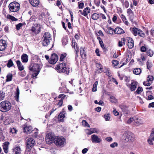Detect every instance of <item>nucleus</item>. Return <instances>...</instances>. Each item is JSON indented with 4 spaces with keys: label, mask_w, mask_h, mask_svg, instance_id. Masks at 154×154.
Segmentation results:
<instances>
[{
    "label": "nucleus",
    "mask_w": 154,
    "mask_h": 154,
    "mask_svg": "<svg viewBox=\"0 0 154 154\" xmlns=\"http://www.w3.org/2000/svg\"><path fill=\"white\" fill-rule=\"evenodd\" d=\"M123 138L126 142H133L134 141V136L131 132L125 131L123 134Z\"/></svg>",
    "instance_id": "obj_1"
},
{
    "label": "nucleus",
    "mask_w": 154,
    "mask_h": 154,
    "mask_svg": "<svg viewBox=\"0 0 154 154\" xmlns=\"http://www.w3.org/2000/svg\"><path fill=\"white\" fill-rule=\"evenodd\" d=\"M11 105L8 101L5 100L0 103V111L5 112L8 111L11 109Z\"/></svg>",
    "instance_id": "obj_2"
},
{
    "label": "nucleus",
    "mask_w": 154,
    "mask_h": 154,
    "mask_svg": "<svg viewBox=\"0 0 154 154\" xmlns=\"http://www.w3.org/2000/svg\"><path fill=\"white\" fill-rule=\"evenodd\" d=\"M52 40L51 35L48 32H45L43 35V40L42 42L43 46H47Z\"/></svg>",
    "instance_id": "obj_3"
},
{
    "label": "nucleus",
    "mask_w": 154,
    "mask_h": 154,
    "mask_svg": "<svg viewBox=\"0 0 154 154\" xmlns=\"http://www.w3.org/2000/svg\"><path fill=\"white\" fill-rule=\"evenodd\" d=\"M35 143L34 140L32 138H29L26 140V153L27 152H30L32 147L35 145Z\"/></svg>",
    "instance_id": "obj_4"
},
{
    "label": "nucleus",
    "mask_w": 154,
    "mask_h": 154,
    "mask_svg": "<svg viewBox=\"0 0 154 154\" xmlns=\"http://www.w3.org/2000/svg\"><path fill=\"white\" fill-rule=\"evenodd\" d=\"M20 5L17 2H12L10 4L9 8L10 10L12 12H15L18 11L20 8Z\"/></svg>",
    "instance_id": "obj_5"
},
{
    "label": "nucleus",
    "mask_w": 154,
    "mask_h": 154,
    "mask_svg": "<svg viewBox=\"0 0 154 154\" xmlns=\"http://www.w3.org/2000/svg\"><path fill=\"white\" fill-rule=\"evenodd\" d=\"M40 69V66L38 64L36 63L33 64L32 67L30 69V70L34 72L32 75V76L33 77H36L39 73Z\"/></svg>",
    "instance_id": "obj_6"
},
{
    "label": "nucleus",
    "mask_w": 154,
    "mask_h": 154,
    "mask_svg": "<svg viewBox=\"0 0 154 154\" xmlns=\"http://www.w3.org/2000/svg\"><path fill=\"white\" fill-rule=\"evenodd\" d=\"M55 136L53 133L50 132L47 134L46 137V141L47 143L51 144L54 142Z\"/></svg>",
    "instance_id": "obj_7"
},
{
    "label": "nucleus",
    "mask_w": 154,
    "mask_h": 154,
    "mask_svg": "<svg viewBox=\"0 0 154 154\" xmlns=\"http://www.w3.org/2000/svg\"><path fill=\"white\" fill-rule=\"evenodd\" d=\"M41 26L38 24H34L32 27L31 31L33 35H36L40 32Z\"/></svg>",
    "instance_id": "obj_8"
},
{
    "label": "nucleus",
    "mask_w": 154,
    "mask_h": 154,
    "mask_svg": "<svg viewBox=\"0 0 154 154\" xmlns=\"http://www.w3.org/2000/svg\"><path fill=\"white\" fill-rule=\"evenodd\" d=\"M55 69L59 72L66 73V68L65 63H63L57 65L55 67Z\"/></svg>",
    "instance_id": "obj_9"
},
{
    "label": "nucleus",
    "mask_w": 154,
    "mask_h": 154,
    "mask_svg": "<svg viewBox=\"0 0 154 154\" xmlns=\"http://www.w3.org/2000/svg\"><path fill=\"white\" fill-rule=\"evenodd\" d=\"M54 142L57 146H63L65 143V139L62 137H58Z\"/></svg>",
    "instance_id": "obj_10"
},
{
    "label": "nucleus",
    "mask_w": 154,
    "mask_h": 154,
    "mask_svg": "<svg viewBox=\"0 0 154 154\" xmlns=\"http://www.w3.org/2000/svg\"><path fill=\"white\" fill-rule=\"evenodd\" d=\"M132 32L134 35L135 36L138 35L139 36L144 37L145 36V34L140 29L137 28L135 27H134L132 29Z\"/></svg>",
    "instance_id": "obj_11"
},
{
    "label": "nucleus",
    "mask_w": 154,
    "mask_h": 154,
    "mask_svg": "<svg viewBox=\"0 0 154 154\" xmlns=\"http://www.w3.org/2000/svg\"><path fill=\"white\" fill-rule=\"evenodd\" d=\"M91 140L93 143H99L102 141L100 137H98L96 134H93L91 136Z\"/></svg>",
    "instance_id": "obj_12"
},
{
    "label": "nucleus",
    "mask_w": 154,
    "mask_h": 154,
    "mask_svg": "<svg viewBox=\"0 0 154 154\" xmlns=\"http://www.w3.org/2000/svg\"><path fill=\"white\" fill-rule=\"evenodd\" d=\"M58 57L57 55L55 54H51V57L48 61L49 63L52 64H55L58 60Z\"/></svg>",
    "instance_id": "obj_13"
},
{
    "label": "nucleus",
    "mask_w": 154,
    "mask_h": 154,
    "mask_svg": "<svg viewBox=\"0 0 154 154\" xmlns=\"http://www.w3.org/2000/svg\"><path fill=\"white\" fill-rule=\"evenodd\" d=\"M87 134L90 135L93 133L98 134L99 132V130L96 128L88 129L86 130Z\"/></svg>",
    "instance_id": "obj_14"
},
{
    "label": "nucleus",
    "mask_w": 154,
    "mask_h": 154,
    "mask_svg": "<svg viewBox=\"0 0 154 154\" xmlns=\"http://www.w3.org/2000/svg\"><path fill=\"white\" fill-rule=\"evenodd\" d=\"M7 45L5 41L0 40V51H4L6 48Z\"/></svg>",
    "instance_id": "obj_15"
},
{
    "label": "nucleus",
    "mask_w": 154,
    "mask_h": 154,
    "mask_svg": "<svg viewBox=\"0 0 154 154\" xmlns=\"http://www.w3.org/2000/svg\"><path fill=\"white\" fill-rule=\"evenodd\" d=\"M122 111L125 114H127L129 113L128 109V107L124 105H121L119 106Z\"/></svg>",
    "instance_id": "obj_16"
},
{
    "label": "nucleus",
    "mask_w": 154,
    "mask_h": 154,
    "mask_svg": "<svg viewBox=\"0 0 154 154\" xmlns=\"http://www.w3.org/2000/svg\"><path fill=\"white\" fill-rule=\"evenodd\" d=\"M13 154H21V150L20 147L15 146L13 149Z\"/></svg>",
    "instance_id": "obj_17"
},
{
    "label": "nucleus",
    "mask_w": 154,
    "mask_h": 154,
    "mask_svg": "<svg viewBox=\"0 0 154 154\" xmlns=\"http://www.w3.org/2000/svg\"><path fill=\"white\" fill-rule=\"evenodd\" d=\"M23 131L27 134H30L32 131V128L30 126H26L23 128Z\"/></svg>",
    "instance_id": "obj_18"
},
{
    "label": "nucleus",
    "mask_w": 154,
    "mask_h": 154,
    "mask_svg": "<svg viewBox=\"0 0 154 154\" xmlns=\"http://www.w3.org/2000/svg\"><path fill=\"white\" fill-rule=\"evenodd\" d=\"M31 5L33 7H36L39 3V0H29Z\"/></svg>",
    "instance_id": "obj_19"
},
{
    "label": "nucleus",
    "mask_w": 154,
    "mask_h": 154,
    "mask_svg": "<svg viewBox=\"0 0 154 154\" xmlns=\"http://www.w3.org/2000/svg\"><path fill=\"white\" fill-rule=\"evenodd\" d=\"M137 82L135 81L132 82L130 87V89L131 91H134L136 89Z\"/></svg>",
    "instance_id": "obj_20"
},
{
    "label": "nucleus",
    "mask_w": 154,
    "mask_h": 154,
    "mask_svg": "<svg viewBox=\"0 0 154 154\" xmlns=\"http://www.w3.org/2000/svg\"><path fill=\"white\" fill-rule=\"evenodd\" d=\"M114 32L118 34H122L125 32L121 28L117 27L114 29Z\"/></svg>",
    "instance_id": "obj_21"
},
{
    "label": "nucleus",
    "mask_w": 154,
    "mask_h": 154,
    "mask_svg": "<svg viewBox=\"0 0 154 154\" xmlns=\"http://www.w3.org/2000/svg\"><path fill=\"white\" fill-rule=\"evenodd\" d=\"M9 144V142L6 141L4 143V144L3 145V149L4 150V151L6 153H7L8 152V146Z\"/></svg>",
    "instance_id": "obj_22"
},
{
    "label": "nucleus",
    "mask_w": 154,
    "mask_h": 154,
    "mask_svg": "<svg viewBox=\"0 0 154 154\" xmlns=\"http://www.w3.org/2000/svg\"><path fill=\"white\" fill-rule=\"evenodd\" d=\"M17 65V67L20 71L23 70L24 69L23 66L22 64L20 61L19 60H17L16 61Z\"/></svg>",
    "instance_id": "obj_23"
},
{
    "label": "nucleus",
    "mask_w": 154,
    "mask_h": 154,
    "mask_svg": "<svg viewBox=\"0 0 154 154\" xmlns=\"http://www.w3.org/2000/svg\"><path fill=\"white\" fill-rule=\"evenodd\" d=\"M128 45L129 48H132L134 46V41L132 39H129L128 40Z\"/></svg>",
    "instance_id": "obj_24"
},
{
    "label": "nucleus",
    "mask_w": 154,
    "mask_h": 154,
    "mask_svg": "<svg viewBox=\"0 0 154 154\" xmlns=\"http://www.w3.org/2000/svg\"><path fill=\"white\" fill-rule=\"evenodd\" d=\"M21 60L23 63H26L28 61V56L26 54H23L21 56Z\"/></svg>",
    "instance_id": "obj_25"
},
{
    "label": "nucleus",
    "mask_w": 154,
    "mask_h": 154,
    "mask_svg": "<svg viewBox=\"0 0 154 154\" xmlns=\"http://www.w3.org/2000/svg\"><path fill=\"white\" fill-rule=\"evenodd\" d=\"M90 12V9L88 7H86L83 10V13L82 15L85 16H86L88 15V13Z\"/></svg>",
    "instance_id": "obj_26"
},
{
    "label": "nucleus",
    "mask_w": 154,
    "mask_h": 154,
    "mask_svg": "<svg viewBox=\"0 0 154 154\" xmlns=\"http://www.w3.org/2000/svg\"><path fill=\"white\" fill-rule=\"evenodd\" d=\"M80 54L82 58H84L85 57L86 54L83 48H80Z\"/></svg>",
    "instance_id": "obj_27"
},
{
    "label": "nucleus",
    "mask_w": 154,
    "mask_h": 154,
    "mask_svg": "<svg viewBox=\"0 0 154 154\" xmlns=\"http://www.w3.org/2000/svg\"><path fill=\"white\" fill-rule=\"evenodd\" d=\"M125 38H122L121 39V40L119 41L118 42V46L120 47L122 46L123 45L125 44Z\"/></svg>",
    "instance_id": "obj_28"
},
{
    "label": "nucleus",
    "mask_w": 154,
    "mask_h": 154,
    "mask_svg": "<svg viewBox=\"0 0 154 154\" xmlns=\"http://www.w3.org/2000/svg\"><path fill=\"white\" fill-rule=\"evenodd\" d=\"M106 27L107 28L106 29L107 32L110 34H112L113 32H114V29L110 27H109L108 25L106 26Z\"/></svg>",
    "instance_id": "obj_29"
},
{
    "label": "nucleus",
    "mask_w": 154,
    "mask_h": 154,
    "mask_svg": "<svg viewBox=\"0 0 154 154\" xmlns=\"http://www.w3.org/2000/svg\"><path fill=\"white\" fill-rule=\"evenodd\" d=\"M141 72V70L140 68H135L133 70V73L136 75L140 74Z\"/></svg>",
    "instance_id": "obj_30"
},
{
    "label": "nucleus",
    "mask_w": 154,
    "mask_h": 154,
    "mask_svg": "<svg viewBox=\"0 0 154 154\" xmlns=\"http://www.w3.org/2000/svg\"><path fill=\"white\" fill-rule=\"evenodd\" d=\"M146 52L147 55L150 57H152L153 55L154 54L153 51L149 48H147Z\"/></svg>",
    "instance_id": "obj_31"
},
{
    "label": "nucleus",
    "mask_w": 154,
    "mask_h": 154,
    "mask_svg": "<svg viewBox=\"0 0 154 154\" xmlns=\"http://www.w3.org/2000/svg\"><path fill=\"white\" fill-rule=\"evenodd\" d=\"M99 17V15L97 13H94L91 15L92 19L94 20H97Z\"/></svg>",
    "instance_id": "obj_32"
},
{
    "label": "nucleus",
    "mask_w": 154,
    "mask_h": 154,
    "mask_svg": "<svg viewBox=\"0 0 154 154\" xmlns=\"http://www.w3.org/2000/svg\"><path fill=\"white\" fill-rule=\"evenodd\" d=\"M62 41L63 45L65 46L68 42L67 38L66 37H63L62 39Z\"/></svg>",
    "instance_id": "obj_33"
},
{
    "label": "nucleus",
    "mask_w": 154,
    "mask_h": 154,
    "mask_svg": "<svg viewBox=\"0 0 154 154\" xmlns=\"http://www.w3.org/2000/svg\"><path fill=\"white\" fill-rule=\"evenodd\" d=\"M98 82L97 81H96L94 84L92 90V91L93 92H95L97 91V87L98 85Z\"/></svg>",
    "instance_id": "obj_34"
},
{
    "label": "nucleus",
    "mask_w": 154,
    "mask_h": 154,
    "mask_svg": "<svg viewBox=\"0 0 154 154\" xmlns=\"http://www.w3.org/2000/svg\"><path fill=\"white\" fill-rule=\"evenodd\" d=\"M13 77L12 74L11 73L8 74L6 76V81L7 82H9L11 81L12 80V78Z\"/></svg>",
    "instance_id": "obj_35"
},
{
    "label": "nucleus",
    "mask_w": 154,
    "mask_h": 154,
    "mask_svg": "<svg viewBox=\"0 0 154 154\" xmlns=\"http://www.w3.org/2000/svg\"><path fill=\"white\" fill-rule=\"evenodd\" d=\"M72 47L74 48V49L75 50H76L75 48L76 47L77 49V50L76 51L77 52H78V48L77 46V43L75 41L72 40Z\"/></svg>",
    "instance_id": "obj_36"
},
{
    "label": "nucleus",
    "mask_w": 154,
    "mask_h": 154,
    "mask_svg": "<svg viewBox=\"0 0 154 154\" xmlns=\"http://www.w3.org/2000/svg\"><path fill=\"white\" fill-rule=\"evenodd\" d=\"M14 65V63L10 59L8 61V63L7 64V66L9 67L10 68L12 66Z\"/></svg>",
    "instance_id": "obj_37"
},
{
    "label": "nucleus",
    "mask_w": 154,
    "mask_h": 154,
    "mask_svg": "<svg viewBox=\"0 0 154 154\" xmlns=\"http://www.w3.org/2000/svg\"><path fill=\"white\" fill-rule=\"evenodd\" d=\"M65 117V113L64 112H60L58 115V118L60 119H63Z\"/></svg>",
    "instance_id": "obj_38"
},
{
    "label": "nucleus",
    "mask_w": 154,
    "mask_h": 154,
    "mask_svg": "<svg viewBox=\"0 0 154 154\" xmlns=\"http://www.w3.org/2000/svg\"><path fill=\"white\" fill-rule=\"evenodd\" d=\"M82 125L85 127L89 128L90 125L88 124L86 121L85 120H83L82 122Z\"/></svg>",
    "instance_id": "obj_39"
},
{
    "label": "nucleus",
    "mask_w": 154,
    "mask_h": 154,
    "mask_svg": "<svg viewBox=\"0 0 154 154\" xmlns=\"http://www.w3.org/2000/svg\"><path fill=\"white\" fill-rule=\"evenodd\" d=\"M5 93L2 91L0 92V101L4 99V98L5 97Z\"/></svg>",
    "instance_id": "obj_40"
},
{
    "label": "nucleus",
    "mask_w": 154,
    "mask_h": 154,
    "mask_svg": "<svg viewBox=\"0 0 154 154\" xmlns=\"http://www.w3.org/2000/svg\"><path fill=\"white\" fill-rule=\"evenodd\" d=\"M110 101L111 102L113 103H116L117 102L116 100L114 97L113 96H111L110 97Z\"/></svg>",
    "instance_id": "obj_41"
},
{
    "label": "nucleus",
    "mask_w": 154,
    "mask_h": 154,
    "mask_svg": "<svg viewBox=\"0 0 154 154\" xmlns=\"http://www.w3.org/2000/svg\"><path fill=\"white\" fill-rule=\"evenodd\" d=\"M104 118L106 121H108L110 119V115L109 114H105L104 116Z\"/></svg>",
    "instance_id": "obj_42"
},
{
    "label": "nucleus",
    "mask_w": 154,
    "mask_h": 154,
    "mask_svg": "<svg viewBox=\"0 0 154 154\" xmlns=\"http://www.w3.org/2000/svg\"><path fill=\"white\" fill-rule=\"evenodd\" d=\"M66 53H63L62 54L60 57V61H63V59L66 57Z\"/></svg>",
    "instance_id": "obj_43"
},
{
    "label": "nucleus",
    "mask_w": 154,
    "mask_h": 154,
    "mask_svg": "<svg viewBox=\"0 0 154 154\" xmlns=\"http://www.w3.org/2000/svg\"><path fill=\"white\" fill-rule=\"evenodd\" d=\"M23 25V24L22 23H20L16 25V29L17 30H19L20 29V28Z\"/></svg>",
    "instance_id": "obj_44"
},
{
    "label": "nucleus",
    "mask_w": 154,
    "mask_h": 154,
    "mask_svg": "<svg viewBox=\"0 0 154 154\" xmlns=\"http://www.w3.org/2000/svg\"><path fill=\"white\" fill-rule=\"evenodd\" d=\"M147 68V69H149L152 66V64L151 63L147 61L146 62Z\"/></svg>",
    "instance_id": "obj_45"
},
{
    "label": "nucleus",
    "mask_w": 154,
    "mask_h": 154,
    "mask_svg": "<svg viewBox=\"0 0 154 154\" xmlns=\"http://www.w3.org/2000/svg\"><path fill=\"white\" fill-rule=\"evenodd\" d=\"M143 91V89L142 87H139L137 89L136 91L137 93L139 94L141 92Z\"/></svg>",
    "instance_id": "obj_46"
},
{
    "label": "nucleus",
    "mask_w": 154,
    "mask_h": 154,
    "mask_svg": "<svg viewBox=\"0 0 154 154\" xmlns=\"http://www.w3.org/2000/svg\"><path fill=\"white\" fill-rule=\"evenodd\" d=\"M79 8V9H82L84 7V4L83 2H81L79 3V2L78 3Z\"/></svg>",
    "instance_id": "obj_47"
},
{
    "label": "nucleus",
    "mask_w": 154,
    "mask_h": 154,
    "mask_svg": "<svg viewBox=\"0 0 154 154\" xmlns=\"http://www.w3.org/2000/svg\"><path fill=\"white\" fill-rule=\"evenodd\" d=\"M118 146V143L116 142H114L110 145V146L111 148H114L116 146Z\"/></svg>",
    "instance_id": "obj_48"
},
{
    "label": "nucleus",
    "mask_w": 154,
    "mask_h": 154,
    "mask_svg": "<svg viewBox=\"0 0 154 154\" xmlns=\"http://www.w3.org/2000/svg\"><path fill=\"white\" fill-rule=\"evenodd\" d=\"M153 80V77L152 75H149L147 78V80L148 82L152 81Z\"/></svg>",
    "instance_id": "obj_49"
},
{
    "label": "nucleus",
    "mask_w": 154,
    "mask_h": 154,
    "mask_svg": "<svg viewBox=\"0 0 154 154\" xmlns=\"http://www.w3.org/2000/svg\"><path fill=\"white\" fill-rule=\"evenodd\" d=\"M134 121L137 125H138L140 123V120L139 119L137 118L134 117Z\"/></svg>",
    "instance_id": "obj_50"
},
{
    "label": "nucleus",
    "mask_w": 154,
    "mask_h": 154,
    "mask_svg": "<svg viewBox=\"0 0 154 154\" xmlns=\"http://www.w3.org/2000/svg\"><path fill=\"white\" fill-rule=\"evenodd\" d=\"M112 63L113 65L114 66H117L119 63V62L116 60H112Z\"/></svg>",
    "instance_id": "obj_51"
},
{
    "label": "nucleus",
    "mask_w": 154,
    "mask_h": 154,
    "mask_svg": "<svg viewBox=\"0 0 154 154\" xmlns=\"http://www.w3.org/2000/svg\"><path fill=\"white\" fill-rule=\"evenodd\" d=\"M140 50L141 51L145 52L146 51L147 48L143 46L141 47Z\"/></svg>",
    "instance_id": "obj_52"
},
{
    "label": "nucleus",
    "mask_w": 154,
    "mask_h": 154,
    "mask_svg": "<svg viewBox=\"0 0 154 154\" xmlns=\"http://www.w3.org/2000/svg\"><path fill=\"white\" fill-rule=\"evenodd\" d=\"M63 103V100L62 99H61L57 103V105H59V107H61Z\"/></svg>",
    "instance_id": "obj_53"
},
{
    "label": "nucleus",
    "mask_w": 154,
    "mask_h": 154,
    "mask_svg": "<svg viewBox=\"0 0 154 154\" xmlns=\"http://www.w3.org/2000/svg\"><path fill=\"white\" fill-rule=\"evenodd\" d=\"M134 118H130L127 122V123L128 124H130L131 123L132 121H134Z\"/></svg>",
    "instance_id": "obj_54"
},
{
    "label": "nucleus",
    "mask_w": 154,
    "mask_h": 154,
    "mask_svg": "<svg viewBox=\"0 0 154 154\" xmlns=\"http://www.w3.org/2000/svg\"><path fill=\"white\" fill-rule=\"evenodd\" d=\"M124 5L126 8H128L129 6V3L127 1H125L124 2Z\"/></svg>",
    "instance_id": "obj_55"
},
{
    "label": "nucleus",
    "mask_w": 154,
    "mask_h": 154,
    "mask_svg": "<svg viewBox=\"0 0 154 154\" xmlns=\"http://www.w3.org/2000/svg\"><path fill=\"white\" fill-rule=\"evenodd\" d=\"M147 81L146 82H143V84L145 86H149L150 85V83L148 82Z\"/></svg>",
    "instance_id": "obj_56"
},
{
    "label": "nucleus",
    "mask_w": 154,
    "mask_h": 154,
    "mask_svg": "<svg viewBox=\"0 0 154 154\" xmlns=\"http://www.w3.org/2000/svg\"><path fill=\"white\" fill-rule=\"evenodd\" d=\"M66 97V95H64V94H61L59 95L58 96V98H61V99H63Z\"/></svg>",
    "instance_id": "obj_57"
},
{
    "label": "nucleus",
    "mask_w": 154,
    "mask_h": 154,
    "mask_svg": "<svg viewBox=\"0 0 154 154\" xmlns=\"http://www.w3.org/2000/svg\"><path fill=\"white\" fill-rule=\"evenodd\" d=\"M20 93V91L18 88H17L16 90V95L17 97H18L19 96Z\"/></svg>",
    "instance_id": "obj_58"
},
{
    "label": "nucleus",
    "mask_w": 154,
    "mask_h": 154,
    "mask_svg": "<svg viewBox=\"0 0 154 154\" xmlns=\"http://www.w3.org/2000/svg\"><path fill=\"white\" fill-rule=\"evenodd\" d=\"M106 140L108 142H111L112 140V139L110 137H107L106 138Z\"/></svg>",
    "instance_id": "obj_59"
},
{
    "label": "nucleus",
    "mask_w": 154,
    "mask_h": 154,
    "mask_svg": "<svg viewBox=\"0 0 154 154\" xmlns=\"http://www.w3.org/2000/svg\"><path fill=\"white\" fill-rule=\"evenodd\" d=\"M127 13L128 14L130 15L133 14V11L130 8H129L127 10Z\"/></svg>",
    "instance_id": "obj_60"
},
{
    "label": "nucleus",
    "mask_w": 154,
    "mask_h": 154,
    "mask_svg": "<svg viewBox=\"0 0 154 154\" xmlns=\"http://www.w3.org/2000/svg\"><path fill=\"white\" fill-rule=\"evenodd\" d=\"M10 18L13 21H16L18 20L17 19L12 16H10Z\"/></svg>",
    "instance_id": "obj_61"
},
{
    "label": "nucleus",
    "mask_w": 154,
    "mask_h": 154,
    "mask_svg": "<svg viewBox=\"0 0 154 154\" xmlns=\"http://www.w3.org/2000/svg\"><path fill=\"white\" fill-rule=\"evenodd\" d=\"M88 150V149L86 148H84L82 149V152L83 154H85L87 152Z\"/></svg>",
    "instance_id": "obj_62"
},
{
    "label": "nucleus",
    "mask_w": 154,
    "mask_h": 154,
    "mask_svg": "<svg viewBox=\"0 0 154 154\" xmlns=\"http://www.w3.org/2000/svg\"><path fill=\"white\" fill-rule=\"evenodd\" d=\"M72 107L71 105H68V109L69 111L71 112L72 110Z\"/></svg>",
    "instance_id": "obj_63"
},
{
    "label": "nucleus",
    "mask_w": 154,
    "mask_h": 154,
    "mask_svg": "<svg viewBox=\"0 0 154 154\" xmlns=\"http://www.w3.org/2000/svg\"><path fill=\"white\" fill-rule=\"evenodd\" d=\"M148 142L151 145H152L153 144V143L152 141V140L149 138L148 139Z\"/></svg>",
    "instance_id": "obj_64"
}]
</instances>
